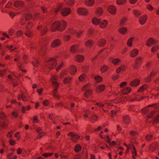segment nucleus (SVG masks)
Returning a JSON list of instances; mask_svg holds the SVG:
<instances>
[{"mask_svg":"<svg viewBox=\"0 0 159 159\" xmlns=\"http://www.w3.org/2000/svg\"><path fill=\"white\" fill-rule=\"evenodd\" d=\"M23 34V31L21 30H19L17 31L16 33V36L18 37L20 35H22Z\"/></svg>","mask_w":159,"mask_h":159,"instance_id":"53","label":"nucleus"},{"mask_svg":"<svg viewBox=\"0 0 159 159\" xmlns=\"http://www.w3.org/2000/svg\"><path fill=\"white\" fill-rule=\"evenodd\" d=\"M14 6L17 8H22L25 6V3L21 1H16L14 2Z\"/></svg>","mask_w":159,"mask_h":159,"instance_id":"16","label":"nucleus"},{"mask_svg":"<svg viewBox=\"0 0 159 159\" xmlns=\"http://www.w3.org/2000/svg\"><path fill=\"white\" fill-rule=\"evenodd\" d=\"M62 42L59 39H57L54 40L51 43V46L53 48L59 47L61 45Z\"/></svg>","mask_w":159,"mask_h":159,"instance_id":"6","label":"nucleus"},{"mask_svg":"<svg viewBox=\"0 0 159 159\" xmlns=\"http://www.w3.org/2000/svg\"><path fill=\"white\" fill-rule=\"evenodd\" d=\"M108 66L106 65H103L100 69V71L102 73L106 72L108 69Z\"/></svg>","mask_w":159,"mask_h":159,"instance_id":"36","label":"nucleus"},{"mask_svg":"<svg viewBox=\"0 0 159 159\" xmlns=\"http://www.w3.org/2000/svg\"><path fill=\"white\" fill-rule=\"evenodd\" d=\"M133 13L135 16L136 17H138L141 14L140 12L137 10H133Z\"/></svg>","mask_w":159,"mask_h":159,"instance_id":"32","label":"nucleus"},{"mask_svg":"<svg viewBox=\"0 0 159 159\" xmlns=\"http://www.w3.org/2000/svg\"><path fill=\"white\" fill-rule=\"evenodd\" d=\"M85 57L83 55H78L75 57V60L79 63L83 62L84 60Z\"/></svg>","mask_w":159,"mask_h":159,"instance_id":"13","label":"nucleus"},{"mask_svg":"<svg viewBox=\"0 0 159 159\" xmlns=\"http://www.w3.org/2000/svg\"><path fill=\"white\" fill-rule=\"evenodd\" d=\"M133 38H130L128 40L127 42V45L129 47H131L132 46Z\"/></svg>","mask_w":159,"mask_h":159,"instance_id":"45","label":"nucleus"},{"mask_svg":"<svg viewBox=\"0 0 159 159\" xmlns=\"http://www.w3.org/2000/svg\"><path fill=\"white\" fill-rule=\"evenodd\" d=\"M120 62V60L119 58H115L113 59L112 61V63L114 65H117V64Z\"/></svg>","mask_w":159,"mask_h":159,"instance_id":"47","label":"nucleus"},{"mask_svg":"<svg viewBox=\"0 0 159 159\" xmlns=\"http://www.w3.org/2000/svg\"><path fill=\"white\" fill-rule=\"evenodd\" d=\"M139 52V50L137 49H133L130 52V56L132 57H136Z\"/></svg>","mask_w":159,"mask_h":159,"instance_id":"23","label":"nucleus"},{"mask_svg":"<svg viewBox=\"0 0 159 159\" xmlns=\"http://www.w3.org/2000/svg\"><path fill=\"white\" fill-rule=\"evenodd\" d=\"M139 80H132L130 83L131 85L132 86H137L140 83V82Z\"/></svg>","mask_w":159,"mask_h":159,"instance_id":"31","label":"nucleus"},{"mask_svg":"<svg viewBox=\"0 0 159 159\" xmlns=\"http://www.w3.org/2000/svg\"><path fill=\"white\" fill-rule=\"evenodd\" d=\"M107 43L106 40L105 38H102L98 40L97 42V45L99 47H103L105 46Z\"/></svg>","mask_w":159,"mask_h":159,"instance_id":"10","label":"nucleus"},{"mask_svg":"<svg viewBox=\"0 0 159 159\" xmlns=\"http://www.w3.org/2000/svg\"><path fill=\"white\" fill-rule=\"evenodd\" d=\"M148 17L147 15H143L139 17V20L141 25L144 24L147 21Z\"/></svg>","mask_w":159,"mask_h":159,"instance_id":"12","label":"nucleus"},{"mask_svg":"<svg viewBox=\"0 0 159 159\" xmlns=\"http://www.w3.org/2000/svg\"><path fill=\"white\" fill-rule=\"evenodd\" d=\"M158 43V40H155L153 38L151 37L148 39L146 42V44L147 46L149 47L153 44H157Z\"/></svg>","mask_w":159,"mask_h":159,"instance_id":"8","label":"nucleus"},{"mask_svg":"<svg viewBox=\"0 0 159 159\" xmlns=\"http://www.w3.org/2000/svg\"><path fill=\"white\" fill-rule=\"evenodd\" d=\"M89 86V84H87L84 86L82 88V90H86V92L84 93V96L85 97H89L92 94V90L90 89H88V88Z\"/></svg>","mask_w":159,"mask_h":159,"instance_id":"9","label":"nucleus"},{"mask_svg":"<svg viewBox=\"0 0 159 159\" xmlns=\"http://www.w3.org/2000/svg\"><path fill=\"white\" fill-rule=\"evenodd\" d=\"M81 146L79 144H77L75 147V150L76 152H77L79 151L81 149Z\"/></svg>","mask_w":159,"mask_h":159,"instance_id":"50","label":"nucleus"},{"mask_svg":"<svg viewBox=\"0 0 159 159\" xmlns=\"http://www.w3.org/2000/svg\"><path fill=\"white\" fill-rule=\"evenodd\" d=\"M147 9L150 11H152L153 9V7L150 4H148L147 6Z\"/></svg>","mask_w":159,"mask_h":159,"instance_id":"58","label":"nucleus"},{"mask_svg":"<svg viewBox=\"0 0 159 159\" xmlns=\"http://www.w3.org/2000/svg\"><path fill=\"white\" fill-rule=\"evenodd\" d=\"M159 48V46L158 45H155L151 49V51L152 52H155L157 51Z\"/></svg>","mask_w":159,"mask_h":159,"instance_id":"43","label":"nucleus"},{"mask_svg":"<svg viewBox=\"0 0 159 159\" xmlns=\"http://www.w3.org/2000/svg\"><path fill=\"white\" fill-rule=\"evenodd\" d=\"M146 89V85H143L141 86L139 89V92H142Z\"/></svg>","mask_w":159,"mask_h":159,"instance_id":"62","label":"nucleus"},{"mask_svg":"<svg viewBox=\"0 0 159 159\" xmlns=\"http://www.w3.org/2000/svg\"><path fill=\"white\" fill-rule=\"evenodd\" d=\"M18 99L19 100L22 99L23 101H24L25 100V98H26V97L25 95H23V96L19 95L18 96Z\"/></svg>","mask_w":159,"mask_h":159,"instance_id":"60","label":"nucleus"},{"mask_svg":"<svg viewBox=\"0 0 159 159\" xmlns=\"http://www.w3.org/2000/svg\"><path fill=\"white\" fill-rule=\"evenodd\" d=\"M89 118L91 122L93 123L97 120V116L93 114Z\"/></svg>","mask_w":159,"mask_h":159,"instance_id":"35","label":"nucleus"},{"mask_svg":"<svg viewBox=\"0 0 159 159\" xmlns=\"http://www.w3.org/2000/svg\"><path fill=\"white\" fill-rule=\"evenodd\" d=\"M68 135H69L70 136L72 140L74 142H76L77 140L79 138V135L73 134L72 132L70 133V134H68Z\"/></svg>","mask_w":159,"mask_h":159,"instance_id":"20","label":"nucleus"},{"mask_svg":"<svg viewBox=\"0 0 159 159\" xmlns=\"http://www.w3.org/2000/svg\"><path fill=\"white\" fill-rule=\"evenodd\" d=\"M26 19L25 18L24 16H22L21 18L20 21V24L21 25H23L26 23Z\"/></svg>","mask_w":159,"mask_h":159,"instance_id":"44","label":"nucleus"},{"mask_svg":"<svg viewBox=\"0 0 159 159\" xmlns=\"http://www.w3.org/2000/svg\"><path fill=\"white\" fill-rule=\"evenodd\" d=\"M78 48V45L73 44L70 47V51L72 53H75L77 52V50Z\"/></svg>","mask_w":159,"mask_h":159,"instance_id":"22","label":"nucleus"},{"mask_svg":"<svg viewBox=\"0 0 159 159\" xmlns=\"http://www.w3.org/2000/svg\"><path fill=\"white\" fill-rule=\"evenodd\" d=\"M66 5L68 6H73L75 2V0H65Z\"/></svg>","mask_w":159,"mask_h":159,"instance_id":"29","label":"nucleus"},{"mask_svg":"<svg viewBox=\"0 0 159 159\" xmlns=\"http://www.w3.org/2000/svg\"><path fill=\"white\" fill-rule=\"evenodd\" d=\"M67 74L66 73V71L63 70L60 74V79H63L65 78L64 80H71L72 78L70 77H66Z\"/></svg>","mask_w":159,"mask_h":159,"instance_id":"17","label":"nucleus"},{"mask_svg":"<svg viewBox=\"0 0 159 159\" xmlns=\"http://www.w3.org/2000/svg\"><path fill=\"white\" fill-rule=\"evenodd\" d=\"M86 75L84 74H83L79 76L78 80H84L86 78Z\"/></svg>","mask_w":159,"mask_h":159,"instance_id":"52","label":"nucleus"},{"mask_svg":"<svg viewBox=\"0 0 159 159\" xmlns=\"http://www.w3.org/2000/svg\"><path fill=\"white\" fill-rule=\"evenodd\" d=\"M108 22L106 20H104L102 22H100L99 25L100 28L102 29H104L107 25Z\"/></svg>","mask_w":159,"mask_h":159,"instance_id":"19","label":"nucleus"},{"mask_svg":"<svg viewBox=\"0 0 159 159\" xmlns=\"http://www.w3.org/2000/svg\"><path fill=\"white\" fill-rule=\"evenodd\" d=\"M70 8L69 7H64L60 11L61 14L63 16H66L69 15L71 12Z\"/></svg>","mask_w":159,"mask_h":159,"instance_id":"7","label":"nucleus"},{"mask_svg":"<svg viewBox=\"0 0 159 159\" xmlns=\"http://www.w3.org/2000/svg\"><path fill=\"white\" fill-rule=\"evenodd\" d=\"M130 148L132 150L133 156L134 157V159H135L134 158V155L136 156L137 155L136 151L134 145H131L130 146Z\"/></svg>","mask_w":159,"mask_h":159,"instance_id":"33","label":"nucleus"},{"mask_svg":"<svg viewBox=\"0 0 159 159\" xmlns=\"http://www.w3.org/2000/svg\"><path fill=\"white\" fill-rule=\"evenodd\" d=\"M33 24L32 22H29L27 24L26 27V30H30L33 26Z\"/></svg>","mask_w":159,"mask_h":159,"instance_id":"42","label":"nucleus"},{"mask_svg":"<svg viewBox=\"0 0 159 159\" xmlns=\"http://www.w3.org/2000/svg\"><path fill=\"white\" fill-rule=\"evenodd\" d=\"M128 29L127 28L125 27H123L119 28L118 30V31L121 34L124 35L127 32Z\"/></svg>","mask_w":159,"mask_h":159,"instance_id":"24","label":"nucleus"},{"mask_svg":"<svg viewBox=\"0 0 159 159\" xmlns=\"http://www.w3.org/2000/svg\"><path fill=\"white\" fill-rule=\"evenodd\" d=\"M6 124L5 122L0 121V130L2 128L5 127Z\"/></svg>","mask_w":159,"mask_h":159,"instance_id":"49","label":"nucleus"},{"mask_svg":"<svg viewBox=\"0 0 159 159\" xmlns=\"http://www.w3.org/2000/svg\"><path fill=\"white\" fill-rule=\"evenodd\" d=\"M32 64L35 67H37L39 66V61L37 59H34L32 61Z\"/></svg>","mask_w":159,"mask_h":159,"instance_id":"34","label":"nucleus"},{"mask_svg":"<svg viewBox=\"0 0 159 159\" xmlns=\"http://www.w3.org/2000/svg\"><path fill=\"white\" fill-rule=\"evenodd\" d=\"M100 21L101 19H98L96 17L93 18L92 20V23L96 25H99Z\"/></svg>","mask_w":159,"mask_h":159,"instance_id":"28","label":"nucleus"},{"mask_svg":"<svg viewBox=\"0 0 159 159\" xmlns=\"http://www.w3.org/2000/svg\"><path fill=\"white\" fill-rule=\"evenodd\" d=\"M107 11L110 14H115L116 13V7L113 5L109 6L107 8Z\"/></svg>","mask_w":159,"mask_h":159,"instance_id":"11","label":"nucleus"},{"mask_svg":"<svg viewBox=\"0 0 159 159\" xmlns=\"http://www.w3.org/2000/svg\"><path fill=\"white\" fill-rule=\"evenodd\" d=\"M32 14L31 13H29L26 15L25 16V17L26 20L29 21L32 18Z\"/></svg>","mask_w":159,"mask_h":159,"instance_id":"41","label":"nucleus"},{"mask_svg":"<svg viewBox=\"0 0 159 159\" xmlns=\"http://www.w3.org/2000/svg\"><path fill=\"white\" fill-rule=\"evenodd\" d=\"M48 30V28L47 27H45L41 31L40 33V35L41 36H42L44 35L47 32Z\"/></svg>","mask_w":159,"mask_h":159,"instance_id":"38","label":"nucleus"},{"mask_svg":"<svg viewBox=\"0 0 159 159\" xmlns=\"http://www.w3.org/2000/svg\"><path fill=\"white\" fill-rule=\"evenodd\" d=\"M125 66L124 65H121L118 67L116 69V72L117 74L119 73L121 71H123L125 69Z\"/></svg>","mask_w":159,"mask_h":159,"instance_id":"25","label":"nucleus"},{"mask_svg":"<svg viewBox=\"0 0 159 159\" xmlns=\"http://www.w3.org/2000/svg\"><path fill=\"white\" fill-rule=\"evenodd\" d=\"M152 138V136L150 134L147 135L145 137V138L146 140L149 141Z\"/></svg>","mask_w":159,"mask_h":159,"instance_id":"59","label":"nucleus"},{"mask_svg":"<svg viewBox=\"0 0 159 159\" xmlns=\"http://www.w3.org/2000/svg\"><path fill=\"white\" fill-rule=\"evenodd\" d=\"M5 70H0V76H2L4 75L6 73Z\"/></svg>","mask_w":159,"mask_h":159,"instance_id":"63","label":"nucleus"},{"mask_svg":"<svg viewBox=\"0 0 159 159\" xmlns=\"http://www.w3.org/2000/svg\"><path fill=\"white\" fill-rule=\"evenodd\" d=\"M5 118V116L3 113L2 112H0V119L4 120Z\"/></svg>","mask_w":159,"mask_h":159,"instance_id":"56","label":"nucleus"},{"mask_svg":"<svg viewBox=\"0 0 159 159\" xmlns=\"http://www.w3.org/2000/svg\"><path fill=\"white\" fill-rule=\"evenodd\" d=\"M52 82L53 86L54 88V90L52 92L53 96L56 98H59V95L57 93V89L59 86L58 84L55 81V80H52Z\"/></svg>","mask_w":159,"mask_h":159,"instance_id":"4","label":"nucleus"},{"mask_svg":"<svg viewBox=\"0 0 159 159\" xmlns=\"http://www.w3.org/2000/svg\"><path fill=\"white\" fill-rule=\"evenodd\" d=\"M143 59V57H138L136 58L135 60V62L137 64H138L140 66L142 63V60Z\"/></svg>","mask_w":159,"mask_h":159,"instance_id":"30","label":"nucleus"},{"mask_svg":"<svg viewBox=\"0 0 159 159\" xmlns=\"http://www.w3.org/2000/svg\"><path fill=\"white\" fill-rule=\"evenodd\" d=\"M105 88V86L103 85H99L97 87V91L98 92H101L104 90Z\"/></svg>","mask_w":159,"mask_h":159,"instance_id":"39","label":"nucleus"},{"mask_svg":"<svg viewBox=\"0 0 159 159\" xmlns=\"http://www.w3.org/2000/svg\"><path fill=\"white\" fill-rule=\"evenodd\" d=\"M123 119L124 122L126 124H128L130 122V118L128 116H125Z\"/></svg>","mask_w":159,"mask_h":159,"instance_id":"40","label":"nucleus"},{"mask_svg":"<svg viewBox=\"0 0 159 159\" xmlns=\"http://www.w3.org/2000/svg\"><path fill=\"white\" fill-rule=\"evenodd\" d=\"M30 30H26V31L25 33V34L29 37H31L32 35V33L30 31Z\"/></svg>","mask_w":159,"mask_h":159,"instance_id":"46","label":"nucleus"},{"mask_svg":"<svg viewBox=\"0 0 159 159\" xmlns=\"http://www.w3.org/2000/svg\"><path fill=\"white\" fill-rule=\"evenodd\" d=\"M156 75V73L152 72L150 73L149 77L147 78V79H145V80H151L152 77L153 76H154Z\"/></svg>","mask_w":159,"mask_h":159,"instance_id":"51","label":"nucleus"},{"mask_svg":"<svg viewBox=\"0 0 159 159\" xmlns=\"http://www.w3.org/2000/svg\"><path fill=\"white\" fill-rule=\"evenodd\" d=\"M148 108H146L143 109L142 110V111L145 114H147L148 113Z\"/></svg>","mask_w":159,"mask_h":159,"instance_id":"64","label":"nucleus"},{"mask_svg":"<svg viewBox=\"0 0 159 159\" xmlns=\"http://www.w3.org/2000/svg\"><path fill=\"white\" fill-rule=\"evenodd\" d=\"M126 20V19L125 18H123L122 19L120 23V25L121 26H122L124 25V23L125 22Z\"/></svg>","mask_w":159,"mask_h":159,"instance_id":"57","label":"nucleus"},{"mask_svg":"<svg viewBox=\"0 0 159 159\" xmlns=\"http://www.w3.org/2000/svg\"><path fill=\"white\" fill-rule=\"evenodd\" d=\"M57 64V60L54 58L50 57L46 60L47 67L50 69H53Z\"/></svg>","mask_w":159,"mask_h":159,"instance_id":"2","label":"nucleus"},{"mask_svg":"<svg viewBox=\"0 0 159 159\" xmlns=\"http://www.w3.org/2000/svg\"><path fill=\"white\" fill-rule=\"evenodd\" d=\"M62 4L61 3H58L57 5V7L54 8V12L55 13L57 14L60 10L62 7Z\"/></svg>","mask_w":159,"mask_h":159,"instance_id":"27","label":"nucleus"},{"mask_svg":"<svg viewBox=\"0 0 159 159\" xmlns=\"http://www.w3.org/2000/svg\"><path fill=\"white\" fill-rule=\"evenodd\" d=\"M81 69L83 71L87 72L89 70L88 68L85 66H83L81 67Z\"/></svg>","mask_w":159,"mask_h":159,"instance_id":"55","label":"nucleus"},{"mask_svg":"<svg viewBox=\"0 0 159 159\" xmlns=\"http://www.w3.org/2000/svg\"><path fill=\"white\" fill-rule=\"evenodd\" d=\"M77 69L76 67L75 66L71 65L69 70L70 74L71 75H74L77 71Z\"/></svg>","mask_w":159,"mask_h":159,"instance_id":"21","label":"nucleus"},{"mask_svg":"<svg viewBox=\"0 0 159 159\" xmlns=\"http://www.w3.org/2000/svg\"><path fill=\"white\" fill-rule=\"evenodd\" d=\"M95 30L94 28H89L87 31L86 35L89 37H93L94 35Z\"/></svg>","mask_w":159,"mask_h":159,"instance_id":"15","label":"nucleus"},{"mask_svg":"<svg viewBox=\"0 0 159 159\" xmlns=\"http://www.w3.org/2000/svg\"><path fill=\"white\" fill-rule=\"evenodd\" d=\"M94 41L93 39H89L85 41V46L89 48H92L93 45Z\"/></svg>","mask_w":159,"mask_h":159,"instance_id":"18","label":"nucleus"},{"mask_svg":"<svg viewBox=\"0 0 159 159\" xmlns=\"http://www.w3.org/2000/svg\"><path fill=\"white\" fill-rule=\"evenodd\" d=\"M94 0H86L84 2L85 5L87 6H92L94 4Z\"/></svg>","mask_w":159,"mask_h":159,"instance_id":"26","label":"nucleus"},{"mask_svg":"<svg viewBox=\"0 0 159 159\" xmlns=\"http://www.w3.org/2000/svg\"><path fill=\"white\" fill-rule=\"evenodd\" d=\"M140 66V65H139L138 64H137V63L136 62H135V63L134 64V65L133 66V68L134 69H136L138 68Z\"/></svg>","mask_w":159,"mask_h":159,"instance_id":"61","label":"nucleus"},{"mask_svg":"<svg viewBox=\"0 0 159 159\" xmlns=\"http://www.w3.org/2000/svg\"><path fill=\"white\" fill-rule=\"evenodd\" d=\"M126 0H117L116 3L117 4L121 5L125 2Z\"/></svg>","mask_w":159,"mask_h":159,"instance_id":"48","label":"nucleus"},{"mask_svg":"<svg viewBox=\"0 0 159 159\" xmlns=\"http://www.w3.org/2000/svg\"><path fill=\"white\" fill-rule=\"evenodd\" d=\"M64 64L63 63H61L60 65L58 66L56 68V70L57 71H58L60 70L61 67L64 66Z\"/></svg>","mask_w":159,"mask_h":159,"instance_id":"54","label":"nucleus"},{"mask_svg":"<svg viewBox=\"0 0 159 159\" xmlns=\"http://www.w3.org/2000/svg\"><path fill=\"white\" fill-rule=\"evenodd\" d=\"M95 12L97 16L99 17L103 14V10L102 7H98L96 8Z\"/></svg>","mask_w":159,"mask_h":159,"instance_id":"14","label":"nucleus"},{"mask_svg":"<svg viewBox=\"0 0 159 159\" xmlns=\"http://www.w3.org/2000/svg\"><path fill=\"white\" fill-rule=\"evenodd\" d=\"M77 12L79 15L86 16L88 14V10L86 8L80 7L77 9Z\"/></svg>","mask_w":159,"mask_h":159,"instance_id":"5","label":"nucleus"},{"mask_svg":"<svg viewBox=\"0 0 159 159\" xmlns=\"http://www.w3.org/2000/svg\"><path fill=\"white\" fill-rule=\"evenodd\" d=\"M67 26L66 21L64 20H62L61 21H56L52 24L50 30L52 32L57 31L62 32L66 29Z\"/></svg>","mask_w":159,"mask_h":159,"instance_id":"1","label":"nucleus"},{"mask_svg":"<svg viewBox=\"0 0 159 159\" xmlns=\"http://www.w3.org/2000/svg\"><path fill=\"white\" fill-rule=\"evenodd\" d=\"M126 82H123L120 84V87L122 88L121 89V92L122 94H127L129 93L131 91L130 88L129 87H126L124 88L126 84Z\"/></svg>","mask_w":159,"mask_h":159,"instance_id":"3","label":"nucleus"},{"mask_svg":"<svg viewBox=\"0 0 159 159\" xmlns=\"http://www.w3.org/2000/svg\"><path fill=\"white\" fill-rule=\"evenodd\" d=\"M71 38V36L69 35H65L63 36V40L64 42H67Z\"/></svg>","mask_w":159,"mask_h":159,"instance_id":"37","label":"nucleus"}]
</instances>
